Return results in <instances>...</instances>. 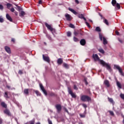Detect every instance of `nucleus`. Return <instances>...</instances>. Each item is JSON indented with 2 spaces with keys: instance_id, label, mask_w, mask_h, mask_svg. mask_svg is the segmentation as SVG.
Wrapping results in <instances>:
<instances>
[{
  "instance_id": "f257e3e1",
  "label": "nucleus",
  "mask_w": 124,
  "mask_h": 124,
  "mask_svg": "<svg viewBox=\"0 0 124 124\" xmlns=\"http://www.w3.org/2000/svg\"><path fill=\"white\" fill-rule=\"evenodd\" d=\"M93 58L95 62H97V61H99L100 63H101L103 66H105V67H106L107 69L108 70V71L111 72V66H110V65L108 63L105 62L104 61L100 60L97 54H93Z\"/></svg>"
},
{
  "instance_id": "f03ea898",
  "label": "nucleus",
  "mask_w": 124,
  "mask_h": 124,
  "mask_svg": "<svg viewBox=\"0 0 124 124\" xmlns=\"http://www.w3.org/2000/svg\"><path fill=\"white\" fill-rule=\"evenodd\" d=\"M81 99L82 101H84V102L88 101V102L89 101H91V98L87 95L82 96L81 97Z\"/></svg>"
},
{
  "instance_id": "7ed1b4c3",
  "label": "nucleus",
  "mask_w": 124,
  "mask_h": 124,
  "mask_svg": "<svg viewBox=\"0 0 124 124\" xmlns=\"http://www.w3.org/2000/svg\"><path fill=\"white\" fill-rule=\"evenodd\" d=\"M45 25L46 27L47 28V30H49V31H51L52 33H53V31H55V29H53V28H52L51 25H49V24H48V23H45Z\"/></svg>"
},
{
  "instance_id": "20e7f679",
  "label": "nucleus",
  "mask_w": 124,
  "mask_h": 124,
  "mask_svg": "<svg viewBox=\"0 0 124 124\" xmlns=\"http://www.w3.org/2000/svg\"><path fill=\"white\" fill-rule=\"evenodd\" d=\"M114 67L116 69H118V70L119 71V72L120 73L121 75H122V76H124V73L123 72V71L122 70V68H121V67H119V65H114Z\"/></svg>"
},
{
  "instance_id": "39448f33",
  "label": "nucleus",
  "mask_w": 124,
  "mask_h": 124,
  "mask_svg": "<svg viewBox=\"0 0 124 124\" xmlns=\"http://www.w3.org/2000/svg\"><path fill=\"white\" fill-rule=\"evenodd\" d=\"M99 16L101 17V19H103V22L107 25V26H109V22L107 19H105V17H103V16L101 15L100 13H99Z\"/></svg>"
},
{
  "instance_id": "423d86ee",
  "label": "nucleus",
  "mask_w": 124,
  "mask_h": 124,
  "mask_svg": "<svg viewBox=\"0 0 124 124\" xmlns=\"http://www.w3.org/2000/svg\"><path fill=\"white\" fill-rule=\"evenodd\" d=\"M40 88L43 93H44V94H45V95H47V92H46V90H45L44 87H43V85H42V84H40Z\"/></svg>"
},
{
  "instance_id": "0eeeda50",
  "label": "nucleus",
  "mask_w": 124,
  "mask_h": 124,
  "mask_svg": "<svg viewBox=\"0 0 124 124\" xmlns=\"http://www.w3.org/2000/svg\"><path fill=\"white\" fill-rule=\"evenodd\" d=\"M43 58L44 61H45V62H47L50 63V58L48 56H45L44 54L43 55Z\"/></svg>"
},
{
  "instance_id": "6e6552de",
  "label": "nucleus",
  "mask_w": 124,
  "mask_h": 124,
  "mask_svg": "<svg viewBox=\"0 0 124 124\" xmlns=\"http://www.w3.org/2000/svg\"><path fill=\"white\" fill-rule=\"evenodd\" d=\"M58 113H60L61 111H62V106L60 104H57L55 106Z\"/></svg>"
},
{
  "instance_id": "1a4fd4ad",
  "label": "nucleus",
  "mask_w": 124,
  "mask_h": 124,
  "mask_svg": "<svg viewBox=\"0 0 124 124\" xmlns=\"http://www.w3.org/2000/svg\"><path fill=\"white\" fill-rule=\"evenodd\" d=\"M104 85L107 87V88H109L110 87V82L108 80H105L104 81Z\"/></svg>"
},
{
  "instance_id": "9d476101",
  "label": "nucleus",
  "mask_w": 124,
  "mask_h": 124,
  "mask_svg": "<svg viewBox=\"0 0 124 124\" xmlns=\"http://www.w3.org/2000/svg\"><path fill=\"white\" fill-rule=\"evenodd\" d=\"M68 92H69V93L70 94H71V96H72V97H73L74 98H76V95H75V94H74V93H72V91H71V90L68 88Z\"/></svg>"
},
{
  "instance_id": "9b49d317",
  "label": "nucleus",
  "mask_w": 124,
  "mask_h": 124,
  "mask_svg": "<svg viewBox=\"0 0 124 124\" xmlns=\"http://www.w3.org/2000/svg\"><path fill=\"white\" fill-rule=\"evenodd\" d=\"M65 17L67 21H71V16L69 15L68 14H66L65 15Z\"/></svg>"
},
{
  "instance_id": "f8f14e48",
  "label": "nucleus",
  "mask_w": 124,
  "mask_h": 124,
  "mask_svg": "<svg viewBox=\"0 0 124 124\" xmlns=\"http://www.w3.org/2000/svg\"><path fill=\"white\" fill-rule=\"evenodd\" d=\"M4 113L8 116H9V117H11V113H10L9 110L5 109V110H4Z\"/></svg>"
},
{
  "instance_id": "ddd939ff",
  "label": "nucleus",
  "mask_w": 124,
  "mask_h": 124,
  "mask_svg": "<svg viewBox=\"0 0 124 124\" xmlns=\"http://www.w3.org/2000/svg\"><path fill=\"white\" fill-rule=\"evenodd\" d=\"M5 50L7 53L10 54L11 53V50H10V48L7 46H5Z\"/></svg>"
},
{
  "instance_id": "4468645a",
  "label": "nucleus",
  "mask_w": 124,
  "mask_h": 124,
  "mask_svg": "<svg viewBox=\"0 0 124 124\" xmlns=\"http://www.w3.org/2000/svg\"><path fill=\"white\" fill-rule=\"evenodd\" d=\"M6 17L7 20L10 21V22H12V18H11V16H9V15L8 14H6Z\"/></svg>"
},
{
  "instance_id": "2eb2a0df",
  "label": "nucleus",
  "mask_w": 124,
  "mask_h": 124,
  "mask_svg": "<svg viewBox=\"0 0 124 124\" xmlns=\"http://www.w3.org/2000/svg\"><path fill=\"white\" fill-rule=\"evenodd\" d=\"M108 101H109L110 103H111V104H113V105L115 104V102H114V100H113V98L108 97Z\"/></svg>"
},
{
  "instance_id": "dca6fc26",
  "label": "nucleus",
  "mask_w": 124,
  "mask_h": 124,
  "mask_svg": "<svg viewBox=\"0 0 124 124\" xmlns=\"http://www.w3.org/2000/svg\"><path fill=\"white\" fill-rule=\"evenodd\" d=\"M78 18H80V19H83L84 21H87V19H86V18H85V17H84V16L83 15V14L79 15L78 16Z\"/></svg>"
},
{
  "instance_id": "f3484780",
  "label": "nucleus",
  "mask_w": 124,
  "mask_h": 124,
  "mask_svg": "<svg viewBox=\"0 0 124 124\" xmlns=\"http://www.w3.org/2000/svg\"><path fill=\"white\" fill-rule=\"evenodd\" d=\"M80 43L81 45H82V46H84V45L86 44V40L85 39H81L80 41Z\"/></svg>"
},
{
  "instance_id": "a211bd4d",
  "label": "nucleus",
  "mask_w": 124,
  "mask_h": 124,
  "mask_svg": "<svg viewBox=\"0 0 124 124\" xmlns=\"http://www.w3.org/2000/svg\"><path fill=\"white\" fill-rule=\"evenodd\" d=\"M68 9H69V11H71V12H72V13L75 14V15H77V12H76V11H75V10H74V9L70 8H69Z\"/></svg>"
},
{
  "instance_id": "6ab92c4d",
  "label": "nucleus",
  "mask_w": 124,
  "mask_h": 124,
  "mask_svg": "<svg viewBox=\"0 0 124 124\" xmlns=\"http://www.w3.org/2000/svg\"><path fill=\"white\" fill-rule=\"evenodd\" d=\"M63 66L66 68V69H68V68H69V65L67 64L66 63H63Z\"/></svg>"
},
{
  "instance_id": "aec40b11",
  "label": "nucleus",
  "mask_w": 124,
  "mask_h": 124,
  "mask_svg": "<svg viewBox=\"0 0 124 124\" xmlns=\"http://www.w3.org/2000/svg\"><path fill=\"white\" fill-rule=\"evenodd\" d=\"M1 105L2 107H3L4 108H7V105H6V104L4 103V102H2L1 103Z\"/></svg>"
},
{
  "instance_id": "412c9836",
  "label": "nucleus",
  "mask_w": 124,
  "mask_h": 124,
  "mask_svg": "<svg viewBox=\"0 0 124 124\" xmlns=\"http://www.w3.org/2000/svg\"><path fill=\"white\" fill-rule=\"evenodd\" d=\"M57 62L58 64H62V59L59 58L57 60Z\"/></svg>"
},
{
  "instance_id": "4be33fe9",
  "label": "nucleus",
  "mask_w": 124,
  "mask_h": 124,
  "mask_svg": "<svg viewBox=\"0 0 124 124\" xmlns=\"http://www.w3.org/2000/svg\"><path fill=\"white\" fill-rule=\"evenodd\" d=\"M117 86L119 89H122V85L121 84V83L120 82L117 81H116Z\"/></svg>"
},
{
  "instance_id": "5701e85b",
  "label": "nucleus",
  "mask_w": 124,
  "mask_h": 124,
  "mask_svg": "<svg viewBox=\"0 0 124 124\" xmlns=\"http://www.w3.org/2000/svg\"><path fill=\"white\" fill-rule=\"evenodd\" d=\"M24 94H26L27 95H28V94H29V89H24Z\"/></svg>"
},
{
  "instance_id": "b1692460",
  "label": "nucleus",
  "mask_w": 124,
  "mask_h": 124,
  "mask_svg": "<svg viewBox=\"0 0 124 124\" xmlns=\"http://www.w3.org/2000/svg\"><path fill=\"white\" fill-rule=\"evenodd\" d=\"M111 3L113 6H116V5L117 4V1L116 0H112Z\"/></svg>"
},
{
  "instance_id": "393cba45",
  "label": "nucleus",
  "mask_w": 124,
  "mask_h": 124,
  "mask_svg": "<svg viewBox=\"0 0 124 124\" xmlns=\"http://www.w3.org/2000/svg\"><path fill=\"white\" fill-rule=\"evenodd\" d=\"M6 6H7V8H8V9H10V7H12V4L9 3H8L7 4H6Z\"/></svg>"
},
{
  "instance_id": "a878e982",
  "label": "nucleus",
  "mask_w": 124,
  "mask_h": 124,
  "mask_svg": "<svg viewBox=\"0 0 124 124\" xmlns=\"http://www.w3.org/2000/svg\"><path fill=\"white\" fill-rule=\"evenodd\" d=\"M24 15H25V12H24V11H21L19 13V16L20 17H23Z\"/></svg>"
},
{
  "instance_id": "bb28decb",
  "label": "nucleus",
  "mask_w": 124,
  "mask_h": 124,
  "mask_svg": "<svg viewBox=\"0 0 124 124\" xmlns=\"http://www.w3.org/2000/svg\"><path fill=\"white\" fill-rule=\"evenodd\" d=\"M95 31H96L99 32L101 31V29H100V27H97L95 29Z\"/></svg>"
},
{
  "instance_id": "cd10ccee",
  "label": "nucleus",
  "mask_w": 124,
  "mask_h": 124,
  "mask_svg": "<svg viewBox=\"0 0 124 124\" xmlns=\"http://www.w3.org/2000/svg\"><path fill=\"white\" fill-rule=\"evenodd\" d=\"M107 43H108V42H107V40L105 37H103V44H104V45H106Z\"/></svg>"
},
{
  "instance_id": "c85d7f7f",
  "label": "nucleus",
  "mask_w": 124,
  "mask_h": 124,
  "mask_svg": "<svg viewBox=\"0 0 124 124\" xmlns=\"http://www.w3.org/2000/svg\"><path fill=\"white\" fill-rule=\"evenodd\" d=\"M98 51L99 52H100V53H101V54H104V53H105V51H104V50H103V49H102V48L99 49Z\"/></svg>"
},
{
  "instance_id": "c756f323",
  "label": "nucleus",
  "mask_w": 124,
  "mask_h": 124,
  "mask_svg": "<svg viewBox=\"0 0 124 124\" xmlns=\"http://www.w3.org/2000/svg\"><path fill=\"white\" fill-rule=\"evenodd\" d=\"M116 7L118 8V9H121V5L119 3H116Z\"/></svg>"
},
{
  "instance_id": "7c9ffc66",
  "label": "nucleus",
  "mask_w": 124,
  "mask_h": 124,
  "mask_svg": "<svg viewBox=\"0 0 124 124\" xmlns=\"http://www.w3.org/2000/svg\"><path fill=\"white\" fill-rule=\"evenodd\" d=\"M67 35L68 37L71 36V32L70 31L67 32Z\"/></svg>"
},
{
  "instance_id": "2f4dec72",
  "label": "nucleus",
  "mask_w": 124,
  "mask_h": 124,
  "mask_svg": "<svg viewBox=\"0 0 124 124\" xmlns=\"http://www.w3.org/2000/svg\"><path fill=\"white\" fill-rule=\"evenodd\" d=\"M35 93H36V94H37V95H41V94L40 93H39V92H38V91H35Z\"/></svg>"
},
{
  "instance_id": "473e14b6",
  "label": "nucleus",
  "mask_w": 124,
  "mask_h": 124,
  "mask_svg": "<svg viewBox=\"0 0 124 124\" xmlns=\"http://www.w3.org/2000/svg\"><path fill=\"white\" fill-rule=\"evenodd\" d=\"M69 27H70V28H72V29H74V28H75V27L74 26V25H73V24H72L71 23H70L69 24Z\"/></svg>"
},
{
  "instance_id": "72a5a7b5",
  "label": "nucleus",
  "mask_w": 124,
  "mask_h": 124,
  "mask_svg": "<svg viewBox=\"0 0 124 124\" xmlns=\"http://www.w3.org/2000/svg\"><path fill=\"white\" fill-rule=\"evenodd\" d=\"M74 41H75V42H77L79 41V40H78V38H76V37H74Z\"/></svg>"
},
{
  "instance_id": "f704fd0d",
  "label": "nucleus",
  "mask_w": 124,
  "mask_h": 124,
  "mask_svg": "<svg viewBox=\"0 0 124 124\" xmlns=\"http://www.w3.org/2000/svg\"><path fill=\"white\" fill-rule=\"evenodd\" d=\"M120 97H121L122 99H124V94L121 93V94H120Z\"/></svg>"
},
{
  "instance_id": "c9c22d12",
  "label": "nucleus",
  "mask_w": 124,
  "mask_h": 124,
  "mask_svg": "<svg viewBox=\"0 0 124 124\" xmlns=\"http://www.w3.org/2000/svg\"><path fill=\"white\" fill-rule=\"evenodd\" d=\"M99 38H100V40H101V41H102V38H103L102 34L99 33Z\"/></svg>"
},
{
  "instance_id": "e433bc0d",
  "label": "nucleus",
  "mask_w": 124,
  "mask_h": 124,
  "mask_svg": "<svg viewBox=\"0 0 124 124\" xmlns=\"http://www.w3.org/2000/svg\"><path fill=\"white\" fill-rule=\"evenodd\" d=\"M118 41H119V42H120V43L123 44L124 42L123 41V40L121 39L120 38H118Z\"/></svg>"
},
{
  "instance_id": "4c0bfd02",
  "label": "nucleus",
  "mask_w": 124,
  "mask_h": 124,
  "mask_svg": "<svg viewBox=\"0 0 124 124\" xmlns=\"http://www.w3.org/2000/svg\"><path fill=\"white\" fill-rule=\"evenodd\" d=\"M85 24H86V26H87V27H88V28H91V26L90 25V24H89V23H88V22L86 21Z\"/></svg>"
},
{
  "instance_id": "58836bf2",
  "label": "nucleus",
  "mask_w": 124,
  "mask_h": 124,
  "mask_svg": "<svg viewBox=\"0 0 124 124\" xmlns=\"http://www.w3.org/2000/svg\"><path fill=\"white\" fill-rule=\"evenodd\" d=\"M10 11H11V12H14L15 11V9H14V8H12L11 9H10Z\"/></svg>"
},
{
  "instance_id": "ea45409f",
  "label": "nucleus",
  "mask_w": 124,
  "mask_h": 124,
  "mask_svg": "<svg viewBox=\"0 0 124 124\" xmlns=\"http://www.w3.org/2000/svg\"><path fill=\"white\" fill-rule=\"evenodd\" d=\"M109 113L111 116H114V112L113 111H109Z\"/></svg>"
},
{
  "instance_id": "a19ab883",
  "label": "nucleus",
  "mask_w": 124,
  "mask_h": 124,
  "mask_svg": "<svg viewBox=\"0 0 124 124\" xmlns=\"http://www.w3.org/2000/svg\"><path fill=\"white\" fill-rule=\"evenodd\" d=\"M82 105L83 107H84V108H85V109L87 107V105H86L85 104H83Z\"/></svg>"
},
{
  "instance_id": "79ce46f5",
  "label": "nucleus",
  "mask_w": 124,
  "mask_h": 124,
  "mask_svg": "<svg viewBox=\"0 0 124 124\" xmlns=\"http://www.w3.org/2000/svg\"><path fill=\"white\" fill-rule=\"evenodd\" d=\"M0 23H3V18L0 17Z\"/></svg>"
},
{
  "instance_id": "37998d69",
  "label": "nucleus",
  "mask_w": 124,
  "mask_h": 124,
  "mask_svg": "<svg viewBox=\"0 0 124 124\" xmlns=\"http://www.w3.org/2000/svg\"><path fill=\"white\" fill-rule=\"evenodd\" d=\"M16 6H17V9H18L19 11L21 10L22 9H21V7H20V6H19L17 5H16Z\"/></svg>"
},
{
  "instance_id": "c03bdc74",
  "label": "nucleus",
  "mask_w": 124,
  "mask_h": 124,
  "mask_svg": "<svg viewBox=\"0 0 124 124\" xmlns=\"http://www.w3.org/2000/svg\"><path fill=\"white\" fill-rule=\"evenodd\" d=\"M115 33H116V35H120V32H119L118 31H116Z\"/></svg>"
},
{
  "instance_id": "a18cd8bd",
  "label": "nucleus",
  "mask_w": 124,
  "mask_h": 124,
  "mask_svg": "<svg viewBox=\"0 0 124 124\" xmlns=\"http://www.w3.org/2000/svg\"><path fill=\"white\" fill-rule=\"evenodd\" d=\"M48 122L49 124H53V123H52V121L50 120V119H48Z\"/></svg>"
},
{
  "instance_id": "49530a36",
  "label": "nucleus",
  "mask_w": 124,
  "mask_h": 124,
  "mask_svg": "<svg viewBox=\"0 0 124 124\" xmlns=\"http://www.w3.org/2000/svg\"><path fill=\"white\" fill-rule=\"evenodd\" d=\"M74 90H78V88L77 87V86L76 85H75L74 86Z\"/></svg>"
},
{
  "instance_id": "de8ad7c7",
  "label": "nucleus",
  "mask_w": 124,
  "mask_h": 124,
  "mask_svg": "<svg viewBox=\"0 0 124 124\" xmlns=\"http://www.w3.org/2000/svg\"><path fill=\"white\" fill-rule=\"evenodd\" d=\"M0 10H2L3 9V6L0 5Z\"/></svg>"
},
{
  "instance_id": "09e8293b",
  "label": "nucleus",
  "mask_w": 124,
  "mask_h": 124,
  "mask_svg": "<svg viewBox=\"0 0 124 124\" xmlns=\"http://www.w3.org/2000/svg\"><path fill=\"white\" fill-rule=\"evenodd\" d=\"M74 34L76 36H77L78 35V32L77 31H75L74 32Z\"/></svg>"
},
{
  "instance_id": "8fccbe9b",
  "label": "nucleus",
  "mask_w": 124,
  "mask_h": 124,
  "mask_svg": "<svg viewBox=\"0 0 124 124\" xmlns=\"http://www.w3.org/2000/svg\"><path fill=\"white\" fill-rule=\"evenodd\" d=\"M18 74H20V75L23 74V72L22 71V70H19L18 71Z\"/></svg>"
},
{
  "instance_id": "3c124183",
  "label": "nucleus",
  "mask_w": 124,
  "mask_h": 124,
  "mask_svg": "<svg viewBox=\"0 0 124 124\" xmlns=\"http://www.w3.org/2000/svg\"><path fill=\"white\" fill-rule=\"evenodd\" d=\"M80 117H81V118H85V115L80 114Z\"/></svg>"
},
{
  "instance_id": "603ef678",
  "label": "nucleus",
  "mask_w": 124,
  "mask_h": 124,
  "mask_svg": "<svg viewBox=\"0 0 124 124\" xmlns=\"http://www.w3.org/2000/svg\"><path fill=\"white\" fill-rule=\"evenodd\" d=\"M30 124H34V121H32L30 122Z\"/></svg>"
},
{
  "instance_id": "864d4df0",
  "label": "nucleus",
  "mask_w": 124,
  "mask_h": 124,
  "mask_svg": "<svg viewBox=\"0 0 124 124\" xmlns=\"http://www.w3.org/2000/svg\"><path fill=\"white\" fill-rule=\"evenodd\" d=\"M5 97H7V92L5 93Z\"/></svg>"
},
{
  "instance_id": "5fc2aeb1",
  "label": "nucleus",
  "mask_w": 124,
  "mask_h": 124,
  "mask_svg": "<svg viewBox=\"0 0 124 124\" xmlns=\"http://www.w3.org/2000/svg\"><path fill=\"white\" fill-rule=\"evenodd\" d=\"M75 2H76V3H77L78 4H79V1H78V0H76Z\"/></svg>"
},
{
  "instance_id": "6e6d98bb",
  "label": "nucleus",
  "mask_w": 124,
  "mask_h": 124,
  "mask_svg": "<svg viewBox=\"0 0 124 124\" xmlns=\"http://www.w3.org/2000/svg\"><path fill=\"white\" fill-rule=\"evenodd\" d=\"M15 15H16V16H17V15H18V12H15Z\"/></svg>"
},
{
  "instance_id": "4d7b16f0",
  "label": "nucleus",
  "mask_w": 124,
  "mask_h": 124,
  "mask_svg": "<svg viewBox=\"0 0 124 124\" xmlns=\"http://www.w3.org/2000/svg\"><path fill=\"white\" fill-rule=\"evenodd\" d=\"M6 87L8 88V89H10V86H8V85H7L6 86Z\"/></svg>"
},
{
  "instance_id": "13d9d810",
  "label": "nucleus",
  "mask_w": 124,
  "mask_h": 124,
  "mask_svg": "<svg viewBox=\"0 0 124 124\" xmlns=\"http://www.w3.org/2000/svg\"><path fill=\"white\" fill-rule=\"evenodd\" d=\"M42 2V1L41 0H40V1H39V4H41Z\"/></svg>"
},
{
  "instance_id": "bf43d9fd",
  "label": "nucleus",
  "mask_w": 124,
  "mask_h": 124,
  "mask_svg": "<svg viewBox=\"0 0 124 124\" xmlns=\"http://www.w3.org/2000/svg\"><path fill=\"white\" fill-rule=\"evenodd\" d=\"M12 41L13 42H14L15 41V39H12Z\"/></svg>"
},
{
  "instance_id": "052dcab7",
  "label": "nucleus",
  "mask_w": 124,
  "mask_h": 124,
  "mask_svg": "<svg viewBox=\"0 0 124 124\" xmlns=\"http://www.w3.org/2000/svg\"><path fill=\"white\" fill-rule=\"evenodd\" d=\"M85 84H86V85H88V82H87V80H86V79L85 80Z\"/></svg>"
},
{
  "instance_id": "680f3d73",
  "label": "nucleus",
  "mask_w": 124,
  "mask_h": 124,
  "mask_svg": "<svg viewBox=\"0 0 124 124\" xmlns=\"http://www.w3.org/2000/svg\"><path fill=\"white\" fill-rule=\"evenodd\" d=\"M89 20L90 21V22H91V23H93V20H92L91 19H89Z\"/></svg>"
},
{
  "instance_id": "e2e57ef3",
  "label": "nucleus",
  "mask_w": 124,
  "mask_h": 124,
  "mask_svg": "<svg viewBox=\"0 0 124 124\" xmlns=\"http://www.w3.org/2000/svg\"><path fill=\"white\" fill-rule=\"evenodd\" d=\"M65 111L67 113H68V110L67 109H65Z\"/></svg>"
},
{
  "instance_id": "0e129e2a",
  "label": "nucleus",
  "mask_w": 124,
  "mask_h": 124,
  "mask_svg": "<svg viewBox=\"0 0 124 124\" xmlns=\"http://www.w3.org/2000/svg\"><path fill=\"white\" fill-rule=\"evenodd\" d=\"M1 122H2V121H1V120H0V124H1Z\"/></svg>"
},
{
  "instance_id": "69168bd1",
  "label": "nucleus",
  "mask_w": 124,
  "mask_h": 124,
  "mask_svg": "<svg viewBox=\"0 0 124 124\" xmlns=\"http://www.w3.org/2000/svg\"><path fill=\"white\" fill-rule=\"evenodd\" d=\"M36 124H40V123H37Z\"/></svg>"
},
{
  "instance_id": "338daca9",
  "label": "nucleus",
  "mask_w": 124,
  "mask_h": 124,
  "mask_svg": "<svg viewBox=\"0 0 124 124\" xmlns=\"http://www.w3.org/2000/svg\"><path fill=\"white\" fill-rule=\"evenodd\" d=\"M44 44H45V45H46V43L44 42Z\"/></svg>"
},
{
  "instance_id": "774afa93",
  "label": "nucleus",
  "mask_w": 124,
  "mask_h": 124,
  "mask_svg": "<svg viewBox=\"0 0 124 124\" xmlns=\"http://www.w3.org/2000/svg\"><path fill=\"white\" fill-rule=\"evenodd\" d=\"M79 124H83L82 123H79Z\"/></svg>"
}]
</instances>
